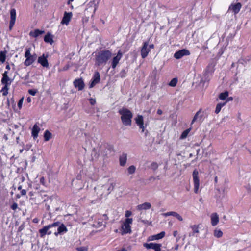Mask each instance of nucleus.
<instances>
[{
  "mask_svg": "<svg viewBox=\"0 0 251 251\" xmlns=\"http://www.w3.org/2000/svg\"><path fill=\"white\" fill-rule=\"evenodd\" d=\"M45 193V191L44 190L37 192L30 191L28 195L30 196V200L31 201L32 204L38 205L48 201L49 197Z\"/></svg>",
  "mask_w": 251,
  "mask_h": 251,
  "instance_id": "obj_1",
  "label": "nucleus"
},
{
  "mask_svg": "<svg viewBox=\"0 0 251 251\" xmlns=\"http://www.w3.org/2000/svg\"><path fill=\"white\" fill-rule=\"evenodd\" d=\"M5 69L7 71H5L2 74V77L1 80V83L3 85V86L2 87L0 92L2 93L3 96H6L8 95L9 86L12 82V79H10L8 75V70H10V66L8 63H7Z\"/></svg>",
  "mask_w": 251,
  "mask_h": 251,
  "instance_id": "obj_2",
  "label": "nucleus"
},
{
  "mask_svg": "<svg viewBox=\"0 0 251 251\" xmlns=\"http://www.w3.org/2000/svg\"><path fill=\"white\" fill-rule=\"evenodd\" d=\"M112 56V53L109 50H102L95 55V65L100 66L106 64Z\"/></svg>",
  "mask_w": 251,
  "mask_h": 251,
  "instance_id": "obj_3",
  "label": "nucleus"
},
{
  "mask_svg": "<svg viewBox=\"0 0 251 251\" xmlns=\"http://www.w3.org/2000/svg\"><path fill=\"white\" fill-rule=\"evenodd\" d=\"M119 113L121 115V119L123 125L130 126L133 117V114L131 111L127 108H123L119 110Z\"/></svg>",
  "mask_w": 251,
  "mask_h": 251,
  "instance_id": "obj_4",
  "label": "nucleus"
},
{
  "mask_svg": "<svg viewBox=\"0 0 251 251\" xmlns=\"http://www.w3.org/2000/svg\"><path fill=\"white\" fill-rule=\"evenodd\" d=\"M31 48H26L25 49V51L24 55L25 60L24 62V64L26 67L32 65L37 59V56L36 53L31 54Z\"/></svg>",
  "mask_w": 251,
  "mask_h": 251,
  "instance_id": "obj_5",
  "label": "nucleus"
},
{
  "mask_svg": "<svg viewBox=\"0 0 251 251\" xmlns=\"http://www.w3.org/2000/svg\"><path fill=\"white\" fill-rule=\"evenodd\" d=\"M133 222L132 218H126L125 222L121 226V235H124V234L131 233V228L130 224Z\"/></svg>",
  "mask_w": 251,
  "mask_h": 251,
  "instance_id": "obj_6",
  "label": "nucleus"
},
{
  "mask_svg": "<svg viewBox=\"0 0 251 251\" xmlns=\"http://www.w3.org/2000/svg\"><path fill=\"white\" fill-rule=\"evenodd\" d=\"M192 176L194 186V191L196 194H198L200 186V179L199 177V172L197 169H195L193 171Z\"/></svg>",
  "mask_w": 251,
  "mask_h": 251,
  "instance_id": "obj_7",
  "label": "nucleus"
},
{
  "mask_svg": "<svg viewBox=\"0 0 251 251\" xmlns=\"http://www.w3.org/2000/svg\"><path fill=\"white\" fill-rule=\"evenodd\" d=\"M143 246L147 249H153L155 251H161V247L162 246L161 244L150 243H144Z\"/></svg>",
  "mask_w": 251,
  "mask_h": 251,
  "instance_id": "obj_8",
  "label": "nucleus"
},
{
  "mask_svg": "<svg viewBox=\"0 0 251 251\" xmlns=\"http://www.w3.org/2000/svg\"><path fill=\"white\" fill-rule=\"evenodd\" d=\"M48 57V54L45 55V54H43L42 55L39 56L38 58L37 62L43 67H45L46 68H49V63L47 59Z\"/></svg>",
  "mask_w": 251,
  "mask_h": 251,
  "instance_id": "obj_9",
  "label": "nucleus"
},
{
  "mask_svg": "<svg viewBox=\"0 0 251 251\" xmlns=\"http://www.w3.org/2000/svg\"><path fill=\"white\" fill-rule=\"evenodd\" d=\"M190 54V51L187 49H182L176 51L174 54V57L177 59L181 58L184 56H187Z\"/></svg>",
  "mask_w": 251,
  "mask_h": 251,
  "instance_id": "obj_10",
  "label": "nucleus"
},
{
  "mask_svg": "<svg viewBox=\"0 0 251 251\" xmlns=\"http://www.w3.org/2000/svg\"><path fill=\"white\" fill-rule=\"evenodd\" d=\"M149 43L147 41L143 43L141 50V54L142 58H145L150 52V49L148 48Z\"/></svg>",
  "mask_w": 251,
  "mask_h": 251,
  "instance_id": "obj_11",
  "label": "nucleus"
},
{
  "mask_svg": "<svg viewBox=\"0 0 251 251\" xmlns=\"http://www.w3.org/2000/svg\"><path fill=\"white\" fill-rule=\"evenodd\" d=\"M242 7V4L240 2L232 3L228 8V11H231L234 15L238 14Z\"/></svg>",
  "mask_w": 251,
  "mask_h": 251,
  "instance_id": "obj_12",
  "label": "nucleus"
},
{
  "mask_svg": "<svg viewBox=\"0 0 251 251\" xmlns=\"http://www.w3.org/2000/svg\"><path fill=\"white\" fill-rule=\"evenodd\" d=\"M122 56L123 54L121 51L119 50L117 52V55L114 57L112 60L111 67L113 69H115L116 67Z\"/></svg>",
  "mask_w": 251,
  "mask_h": 251,
  "instance_id": "obj_13",
  "label": "nucleus"
},
{
  "mask_svg": "<svg viewBox=\"0 0 251 251\" xmlns=\"http://www.w3.org/2000/svg\"><path fill=\"white\" fill-rule=\"evenodd\" d=\"M16 18V11L14 8H12L10 10V20L9 23V28L10 30H11L13 28Z\"/></svg>",
  "mask_w": 251,
  "mask_h": 251,
  "instance_id": "obj_14",
  "label": "nucleus"
},
{
  "mask_svg": "<svg viewBox=\"0 0 251 251\" xmlns=\"http://www.w3.org/2000/svg\"><path fill=\"white\" fill-rule=\"evenodd\" d=\"M100 80V76L98 72H95L92 78V81L90 84V87H93L96 84L99 83Z\"/></svg>",
  "mask_w": 251,
  "mask_h": 251,
  "instance_id": "obj_15",
  "label": "nucleus"
},
{
  "mask_svg": "<svg viewBox=\"0 0 251 251\" xmlns=\"http://www.w3.org/2000/svg\"><path fill=\"white\" fill-rule=\"evenodd\" d=\"M75 87L78 88V90H82L85 86L84 83L82 78L75 79L73 82Z\"/></svg>",
  "mask_w": 251,
  "mask_h": 251,
  "instance_id": "obj_16",
  "label": "nucleus"
},
{
  "mask_svg": "<svg viewBox=\"0 0 251 251\" xmlns=\"http://www.w3.org/2000/svg\"><path fill=\"white\" fill-rule=\"evenodd\" d=\"M68 229L65 225L63 223H61L58 227L57 231L54 232V235L57 236L58 235H61L64 233H66Z\"/></svg>",
  "mask_w": 251,
  "mask_h": 251,
  "instance_id": "obj_17",
  "label": "nucleus"
},
{
  "mask_svg": "<svg viewBox=\"0 0 251 251\" xmlns=\"http://www.w3.org/2000/svg\"><path fill=\"white\" fill-rule=\"evenodd\" d=\"M50 229L49 226H45L42 229H39V232L40 233V236L41 238L44 237L46 234L50 235L52 233L51 231H49V229Z\"/></svg>",
  "mask_w": 251,
  "mask_h": 251,
  "instance_id": "obj_18",
  "label": "nucleus"
},
{
  "mask_svg": "<svg viewBox=\"0 0 251 251\" xmlns=\"http://www.w3.org/2000/svg\"><path fill=\"white\" fill-rule=\"evenodd\" d=\"M204 116L203 112L202 111V109H200L194 115L191 124L192 125L194 123V122L197 120L199 119V121H201L202 117Z\"/></svg>",
  "mask_w": 251,
  "mask_h": 251,
  "instance_id": "obj_19",
  "label": "nucleus"
},
{
  "mask_svg": "<svg viewBox=\"0 0 251 251\" xmlns=\"http://www.w3.org/2000/svg\"><path fill=\"white\" fill-rule=\"evenodd\" d=\"M40 131V128L39 126L37 125V124L36 123L33 126L31 131L32 136L34 139H36L38 136V134Z\"/></svg>",
  "mask_w": 251,
  "mask_h": 251,
  "instance_id": "obj_20",
  "label": "nucleus"
},
{
  "mask_svg": "<svg viewBox=\"0 0 251 251\" xmlns=\"http://www.w3.org/2000/svg\"><path fill=\"white\" fill-rule=\"evenodd\" d=\"M72 16V12H65L61 23L62 24H65L66 25L68 24L71 19Z\"/></svg>",
  "mask_w": 251,
  "mask_h": 251,
  "instance_id": "obj_21",
  "label": "nucleus"
},
{
  "mask_svg": "<svg viewBox=\"0 0 251 251\" xmlns=\"http://www.w3.org/2000/svg\"><path fill=\"white\" fill-rule=\"evenodd\" d=\"M45 31L44 30H41L39 29H35L34 31H31L29 32V36L34 38H37L39 36L44 34Z\"/></svg>",
  "mask_w": 251,
  "mask_h": 251,
  "instance_id": "obj_22",
  "label": "nucleus"
},
{
  "mask_svg": "<svg viewBox=\"0 0 251 251\" xmlns=\"http://www.w3.org/2000/svg\"><path fill=\"white\" fill-rule=\"evenodd\" d=\"M165 216H173L177 218L179 221H183L182 216L176 212L170 211L164 214Z\"/></svg>",
  "mask_w": 251,
  "mask_h": 251,
  "instance_id": "obj_23",
  "label": "nucleus"
},
{
  "mask_svg": "<svg viewBox=\"0 0 251 251\" xmlns=\"http://www.w3.org/2000/svg\"><path fill=\"white\" fill-rule=\"evenodd\" d=\"M211 223L212 226H216L219 221L218 214L216 213H212L211 215Z\"/></svg>",
  "mask_w": 251,
  "mask_h": 251,
  "instance_id": "obj_24",
  "label": "nucleus"
},
{
  "mask_svg": "<svg viewBox=\"0 0 251 251\" xmlns=\"http://www.w3.org/2000/svg\"><path fill=\"white\" fill-rule=\"evenodd\" d=\"M151 207V204L149 202H145L137 206V209L139 210H148Z\"/></svg>",
  "mask_w": 251,
  "mask_h": 251,
  "instance_id": "obj_25",
  "label": "nucleus"
},
{
  "mask_svg": "<svg viewBox=\"0 0 251 251\" xmlns=\"http://www.w3.org/2000/svg\"><path fill=\"white\" fill-rule=\"evenodd\" d=\"M53 35H51L50 33L48 32L44 36V40L46 43H50L51 45L53 43Z\"/></svg>",
  "mask_w": 251,
  "mask_h": 251,
  "instance_id": "obj_26",
  "label": "nucleus"
},
{
  "mask_svg": "<svg viewBox=\"0 0 251 251\" xmlns=\"http://www.w3.org/2000/svg\"><path fill=\"white\" fill-rule=\"evenodd\" d=\"M165 235V232L164 231H162L160 233L157 234L156 235H154L151 236L150 238H151L150 240H156L163 238Z\"/></svg>",
  "mask_w": 251,
  "mask_h": 251,
  "instance_id": "obj_27",
  "label": "nucleus"
},
{
  "mask_svg": "<svg viewBox=\"0 0 251 251\" xmlns=\"http://www.w3.org/2000/svg\"><path fill=\"white\" fill-rule=\"evenodd\" d=\"M120 164L121 166H124L127 160V155L126 154L123 153L120 157Z\"/></svg>",
  "mask_w": 251,
  "mask_h": 251,
  "instance_id": "obj_28",
  "label": "nucleus"
},
{
  "mask_svg": "<svg viewBox=\"0 0 251 251\" xmlns=\"http://www.w3.org/2000/svg\"><path fill=\"white\" fill-rule=\"evenodd\" d=\"M52 137V134L48 130H46L44 134V141L47 142L50 140V139Z\"/></svg>",
  "mask_w": 251,
  "mask_h": 251,
  "instance_id": "obj_29",
  "label": "nucleus"
},
{
  "mask_svg": "<svg viewBox=\"0 0 251 251\" xmlns=\"http://www.w3.org/2000/svg\"><path fill=\"white\" fill-rule=\"evenodd\" d=\"M226 101L223 102V103H218L216 106L215 113L216 114H218L220 112L222 107H223L226 104Z\"/></svg>",
  "mask_w": 251,
  "mask_h": 251,
  "instance_id": "obj_30",
  "label": "nucleus"
},
{
  "mask_svg": "<svg viewBox=\"0 0 251 251\" xmlns=\"http://www.w3.org/2000/svg\"><path fill=\"white\" fill-rule=\"evenodd\" d=\"M228 92L226 91L224 92L221 93L219 95V98L222 100H224L226 99V98L228 96Z\"/></svg>",
  "mask_w": 251,
  "mask_h": 251,
  "instance_id": "obj_31",
  "label": "nucleus"
},
{
  "mask_svg": "<svg viewBox=\"0 0 251 251\" xmlns=\"http://www.w3.org/2000/svg\"><path fill=\"white\" fill-rule=\"evenodd\" d=\"M135 120L137 125L144 124L143 117L142 115H138Z\"/></svg>",
  "mask_w": 251,
  "mask_h": 251,
  "instance_id": "obj_32",
  "label": "nucleus"
},
{
  "mask_svg": "<svg viewBox=\"0 0 251 251\" xmlns=\"http://www.w3.org/2000/svg\"><path fill=\"white\" fill-rule=\"evenodd\" d=\"M214 71V67L212 65V64H208V66L206 67V68L205 69V73L206 74H208L209 73H213Z\"/></svg>",
  "mask_w": 251,
  "mask_h": 251,
  "instance_id": "obj_33",
  "label": "nucleus"
},
{
  "mask_svg": "<svg viewBox=\"0 0 251 251\" xmlns=\"http://www.w3.org/2000/svg\"><path fill=\"white\" fill-rule=\"evenodd\" d=\"M6 51H0V62L4 63L6 60Z\"/></svg>",
  "mask_w": 251,
  "mask_h": 251,
  "instance_id": "obj_34",
  "label": "nucleus"
},
{
  "mask_svg": "<svg viewBox=\"0 0 251 251\" xmlns=\"http://www.w3.org/2000/svg\"><path fill=\"white\" fill-rule=\"evenodd\" d=\"M177 82H178L177 78H174L169 83V85L171 87H175L176 85Z\"/></svg>",
  "mask_w": 251,
  "mask_h": 251,
  "instance_id": "obj_35",
  "label": "nucleus"
},
{
  "mask_svg": "<svg viewBox=\"0 0 251 251\" xmlns=\"http://www.w3.org/2000/svg\"><path fill=\"white\" fill-rule=\"evenodd\" d=\"M191 130V128L187 129L185 130H184L181 134L180 138L181 139H184L187 137L188 136L189 133L190 132Z\"/></svg>",
  "mask_w": 251,
  "mask_h": 251,
  "instance_id": "obj_36",
  "label": "nucleus"
},
{
  "mask_svg": "<svg viewBox=\"0 0 251 251\" xmlns=\"http://www.w3.org/2000/svg\"><path fill=\"white\" fill-rule=\"evenodd\" d=\"M214 235L215 237L217 238L221 237L223 236V232L220 230H215L214 232Z\"/></svg>",
  "mask_w": 251,
  "mask_h": 251,
  "instance_id": "obj_37",
  "label": "nucleus"
},
{
  "mask_svg": "<svg viewBox=\"0 0 251 251\" xmlns=\"http://www.w3.org/2000/svg\"><path fill=\"white\" fill-rule=\"evenodd\" d=\"M127 171L129 174H133L136 171V167L134 165H131L128 168Z\"/></svg>",
  "mask_w": 251,
  "mask_h": 251,
  "instance_id": "obj_38",
  "label": "nucleus"
},
{
  "mask_svg": "<svg viewBox=\"0 0 251 251\" xmlns=\"http://www.w3.org/2000/svg\"><path fill=\"white\" fill-rule=\"evenodd\" d=\"M191 228L193 230V235H194L195 233L199 232V226L198 225H193L191 226Z\"/></svg>",
  "mask_w": 251,
  "mask_h": 251,
  "instance_id": "obj_39",
  "label": "nucleus"
},
{
  "mask_svg": "<svg viewBox=\"0 0 251 251\" xmlns=\"http://www.w3.org/2000/svg\"><path fill=\"white\" fill-rule=\"evenodd\" d=\"M60 224H61L60 222L57 221V222H54L51 224H49V225H48V226H49L50 228H51L53 227L59 226V225H60Z\"/></svg>",
  "mask_w": 251,
  "mask_h": 251,
  "instance_id": "obj_40",
  "label": "nucleus"
},
{
  "mask_svg": "<svg viewBox=\"0 0 251 251\" xmlns=\"http://www.w3.org/2000/svg\"><path fill=\"white\" fill-rule=\"evenodd\" d=\"M24 100V97H22L18 102V107L20 110L22 108Z\"/></svg>",
  "mask_w": 251,
  "mask_h": 251,
  "instance_id": "obj_41",
  "label": "nucleus"
},
{
  "mask_svg": "<svg viewBox=\"0 0 251 251\" xmlns=\"http://www.w3.org/2000/svg\"><path fill=\"white\" fill-rule=\"evenodd\" d=\"M20 194H17L16 195V198H20L21 196H25L26 195V191L25 189H22L21 191H20Z\"/></svg>",
  "mask_w": 251,
  "mask_h": 251,
  "instance_id": "obj_42",
  "label": "nucleus"
},
{
  "mask_svg": "<svg viewBox=\"0 0 251 251\" xmlns=\"http://www.w3.org/2000/svg\"><path fill=\"white\" fill-rule=\"evenodd\" d=\"M40 183L43 186H44L45 187H47V185L46 182V180H45V178H44V176H42L40 177Z\"/></svg>",
  "mask_w": 251,
  "mask_h": 251,
  "instance_id": "obj_43",
  "label": "nucleus"
},
{
  "mask_svg": "<svg viewBox=\"0 0 251 251\" xmlns=\"http://www.w3.org/2000/svg\"><path fill=\"white\" fill-rule=\"evenodd\" d=\"M28 92L31 95L35 96V95H36V93H37V89H29V90H28Z\"/></svg>",
  "mask_w": 251,
  "mask_h": 251,
  "instance_id": "obj_44",
  "label": "nucleus"
},
{
  "mask_svg": "<svg viewBox=\"0 0 251 251\" xmlns=\"http://www.w3.org/2000/svg\"><path fill=\"white\" fill-rule=\"evenodd\" d=\"M151 167L153 170L155 171L158 168V165L156 162H153L151 164Z\"/></svg>",
  "mask_w": 251,
  "mask_h": 251,
  "instance_id": "obj_45",
  "label": "nucleus"
},
{
  "mask_svg": "<svg viewBox=\"0 0 251 251\" xmlns=\"http://www.w3.org/2000/svg\"><path fill=\"white\" fill-rule=\"evenodd\" d=\"M94 225L96 227H100L103 225V221L102 220L95 222Z\"/></svg>",
  "mask_w": 251,
  "mask_h": 251,
  "instance_id": "obj_46",
  "label": "nucleus"
},
{
  "mask_svg": "<svg viewBox=\"0 0 251 251\" xmlns=\"http://www.w3.org/2000/svg\"><path fill=\"white\" fill-rule=\"evenodd\" d=\"M77 251H87V248L85 247H80L76 248Z\"/></svg>",
  "mask_w": 251,
  "mask_h": 251,
  "instance_id": "obj_47",
  "label": "nucleus"
},
{
  "mask_svg": "<svg viewBox=\"0 0 251 251\" xmlns=\"http://www.w3.org/2000/svg\"><path fill=\"white\" fill-rule=\"evenodd\" d=\"M132 215V212L130 211H129V210H126V213H125V216L127 218H129V217Z\"/></svg>",
  "mask_w": 251,
  "mask_h": 251,
  "instance_id": "obj_48",
  "label": "nucleus"
},
{
  "mask_svg": "<svg viewBox=\"0 0 251 251\" xmlns=\"http://www.w3.org/2000/svg\"><path fill=\"white\" fill-rule=\"evenodd\" d=\"M89 102L92 105H94L96 103V100L93 98H90L89 99Z\"/></svg>",
  "mask_w": 251,
  "mask_h": 251,
  "instance_id": "obj_49",
  "label": "nucleus"
},
{
  "mask_svg": "<svg viewBox=\"0 0 251 251\" xmlns=\"http://www.w3.org/2000/svg\"><path fill=\"white\" fill-rule=\"evenodd\" d=\"M11 208L12 210H15L18 208V204L14 202L11 206Z\"/></svg>",
  "mask_w": 251,
  "mask_h": 251,
  "instance_id": "obj_50",
  "label": "nucleus"
},
{
  "mask_svg": "<svg viewBox=\"0 0 251 251\" xmlns=\"http://www.w3.org/2000/svg\"><path fill=\"white\" fill-rule=\"evenodd\" d=\"M138 126H139V128L142 129V132H143L144 131V130H145V127H144V124H142V125H139Z\"/></svg>",
  "mask_w": 251,
  "mask_h": 251,
  "instance_id": "obj_51",
  "label": "nucleus"
},
{
  "mask_svg": "<svg viewBox=\"0 0 251 251\" xmlns=\"http://www.w3.org/2000/svg\"><path fill=\"white\" fill-rule=\"evenodd\" d=\"M157 113L159 115H161L163 113L162 110L160 109H158L157 111Z\"/></svg>",
  "mask_w": 251,
  "mask_h": 251,
  "instance_id": "obj_52",
  "label": "nucleus"
},
{
  "mask_svg": "<svg viewBox=\"0 0 251 251\" xmlns=\"http://www.w3.org/2000/svg\"><path fill=\"white\" fill-rule=\"evenodd\" d=\"M173 235L174 237H176L178 235V232L177 231H174L173 233Z\"/></svg>",
  "mask_w": 251,
  "mask_h": 251,
  "instance_id": "obj_53",
  "label": "nucleus"
},
{
  "mask_svg": "<svg viewBox=\"0 0 251 251\" xmlns=\"http://www.w3.org/2000/svg\"><path fill=\"white\" fill-rule=\"evenodd\" d=\"M26 101L28 103H30L31 101V99L30 97H28L26 99Z\"/></svg>",
  "mask_w": 251,
  "mask_h": 251,
  "instance_id": "obj_54",
  "label": "nucleus"
},
{
  "mask_svg": "<svg viewBox=\"0 0 251 251\" xmlns=\"http://www.w3.org/2000/svg\"><path fill=\"white\" fill-rule=\"evenodd\" d=\"M149 48H150V49H154V46L153 44H151L149 45V47H148Z\"/></svg>",
  "mask_w": 251,
  "mask_h": 251,
  "instance_id": "obj_55",
  "label": "nucleus"
},
{
  "mask_svg": "<svg viewBox=\"0 0 251 251\" xmlns=\"http://www.w3.org/2000/svg\"><path fill=\"white\" fill-rule=\"evenodd\" d=\"M127 251V250L125 248H122L121 249L118 250L117 251Z\"/></svg>",
  "mask_w": 251,
  "mask_h": 251,
  "instance_id": "obj_56",
  "label": "nucleus"
},
{
  "mask_svg": "<svg viewBox=\"0 0 251 251\" xmlns=\"http://www.w3.org/2000/svg\"><path fill=\"white\" fill-rule=\"evenodd\" d=\"M22 185H20L18 187V190L21 191L22 190Z\"/></svg>",
  "mask_w": 251,
  "mask_h": 251,
  "instance_id": "obj_57",
  "label": "nucleus"
},
{
  "mask_svg": "<svg viewBox=\"0 0 251 251\" xmlns=\"http://www.w3.org/2000/svg\"><path fill=\"white\" fill-rule=\"evenodd\" d=\"M33 221L34 223H37L38 221V219L37 218H35V219H33Z\"/></svg>",
  "mask_w": 251,
  "mask_h": 251,
  "instance_id": "obj_58",
  "label": "nucleus"
},
{
  "mask_svg": "<svg viewBox=\"0 0 251 251\" xmlns=\"http://www.w3.org/2000/svg\"><path fill=\"white\" fill-rule=\"evenodd\" d=\"M178 245L177 244V245H176V246L175 247V250H178Z\"/></svg>",
  "mask_w": 251,
  "mask_h": 251,
  "instance_id": "obj_59",
  "label": "nucleus"
},
{
  "mask_svg": "<svg viewBox=\"0 0 251 251\" xmlns=\"http://www.w3.org/2000/svg\"><path fill=\"white\" fill-rule=\"evenodd\" d=\"M214 181H215V183H217V181H218V178H217V176H216L214 178Z\"/></svg>",
  "mask_w": 251,
  "mask_h": 251,
  "instance_id": "obj_60",
  "label": "nucleus"
},
{
  "mask_svg": "<svg viewBox=\"0 0 251 251\" xmlns=\"http://www.w3.org/2000/svg\"><path fill=\"white\" fill-rule=\"evenodd\" d=\"M74 0H69L67 2V4H69L71 2H72Z\"/></svg>",
  "mask_w": 251,
  "mask_h": 251,
  "instance_id": "obj_61",
  "label": "nucleus"
},
{
  "mask_svg": "<svg viewBox=\"0 0 251 251\" xmlns=\"http://www.w3.org/2000/svg\"><path fill=\"white\" fill-rule=\"evenodd\" d=\"M152 179H153V180H155V177H151L150 178V179H149V180H152Z\"/></svg>",
  "mask_w": 251,
  "mask_h": 251,
  "instance_id": "obj_62",
  "label": "nucleus"
},
{
  "mask_svg": "<svg viewBox=\"0 0 251 251\" xmlns=\"http://www.w3.org/2000/svg\"><path fill=\"white\" fill-rule=\"evenodd\" d=\"M121 73H123V74H126V71L125 70H122L121 72Z\"/></svg>",
  "mask_w": 251,
  "mask_h": 251,
  "instance_id": "obj_63",
  "label": "nucleus"
},
{
  "mask_svg": "<svg viewBox=\"0 0 251 251\" xmlns=\"http://www.w3.org/2000/svg\"><path fill=\"white\" fill-rule=\"evenodd\" d=\"M232 100V97L228 98V100H227V101H229V100Z\"/></svg>",
  "mask_w": 251,
  "mask_h": 251,
  "instance_id": "obj_64",
  "label": "nucleus"
}]
</instances>
